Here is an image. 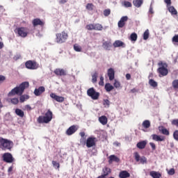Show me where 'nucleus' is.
Here are the masks:
<instances>
[{"label": "nucleus", "instance_id": "f257e3e1", "mask_svg": "<svg viewBox=\"0 0 178 178\" xmlns=\"http://www.w3.org/2000/svg\"><path fill=\"white\" fill-rule=\"evenodd\" d=\"M29 83L27 81L22 82L19 86H16L8 92V97H13L15 95H22L26 88H29Z\"/></svg>", "mask_w": 178, "mask_h": 178}, {"label": "nucleus", "instance_id": "f03ea898", "mask_svg": "<svg viewBox=\"0 0 178 178\" xmlns=\"http://www.w3.org/2000/svg\"><path fill=\"white\" fill-rule=\"evenodd\" d=\"M13 147V142L3 138H0V148L3 149V151H6V149L10 151Z\"/></svg>", "mask_w": 178, "mask_h": 178}, {"label": "nucleus", "instance_id": "7ed1b4c3", "mask_svg": "<svg viewBox=\"0 0 178 178\" xmlns=\"http://www.w3.org/2000/svg\"><path fill=\"white\" fill-rule=\"evenodd\" d=\"M52 116H54V114L52 113V111L49 109L45 113L44 116L40 115L38 117V122L39 123H49V122L52 120Z\"/></svg>", "mask_w": 178, "mask_h": 178}, {"label": "nucleus", "instance_id": "20e7f679", "mask_svg": "<svg viewBox=\"0 0 178 178\" xmlns=\"http://www.w3.org/2000/svg\"><path fill=\"white\" fill-rule=\"evenodd\" d=\"M67 38H69V35L65 31L56 34V42H57V44H63L64 42H66Z\"/></svg>", "mask_w": 178, "mask_h": 178}, {"label": "nucleus", "instance_id": "39448f33", "mask_svg": "<svg viewBox=\"0 0 178 178\" xmlns=\"http://www.w3.org/2000/svg\"><path fill=\"white\" fill-rule=\"evenodd\" d=\"M158 66L159 67L157 70L158 73H159V74H161V76H168V64L160 61L158 63Z\"/></svg>", "mask_w": 178, "mask_h": 178}, {"label": "nucleus", "instance_id": "423d86ee", "mask_svg": "<svg viewBox=\"0 0 178 178\" xmlns=\"http://www.w3.org/2000/svg\"><path fill=\"white\" fill-rule=\"evenodd\" d=\"M15 34H17L18 37L26 38L29 35V29L26 27H18L15 29Z\"/></svg>", "mask_w": 178, "mask_h": 178}, {"label": "nucleus", "instance_id": "0eeeda50", "mask_svg": "<svg viewBox=\"0 0 178 178\" xmlns=\"http://www.w3.org/2000/svg\"><path fill=\"white\" fill-rule=\"evenodd\" d=\"M25 67L29 70H37L40 67V64L35 60H29L25 63Z\"/></svg>", "mask_w": 178, "mask_h": 178}, {"label": "nucleus", "instance_id": "6e6552de", "mask_svg": "<svg viewBox=\"0 0 178 178\" xmlns=\"http://www.w3.org/2000/svg\"><path fill=\"white\" fill-rule=\"evenodd\" d=\"M88 97H90L92 99H98L99 98V92L95 91L94 88H90L87 90Z\"/></svg>", "mask_w": 178, "mask_h": 178}, {"label": "nucleus", "instance_id": "1a4fd4ad", "mask_svg": "<svg viewBox=\"0 0 178 178\" xmlns=\"http://www.w3.org/2000/svg\"><path fill=\"white\" fill-rule=\"evenodd\" d=\"M134 155L136 162H140V163H141L142 165H145V163H147V157L144 156H142L140 157V154L137 152H134Z\"/></svg>", "mask_w": 178, "mask_h": 178}, {"label": "nucleus", "instance_id": "9d476101", "mask_svg": "<svg viewBox=\"0 0 178 178\" xmlns=\"http://www.w3.org/2000/svg\"><path fill=\"white\" fill-rule=\"evenodd\" d=\"M2 158L3 161L4 162H6V163H12V162L15 161V159H13V156H12V154L10 153H4Z\"/></svg>", "mask_w": 178, "mask_h": 178}, {"label": "nucleus", "instance_id": "9b49d317", "mask_svg": "<svg viewBox=\"0 0 178 178\" xmlns=\"http://www.w3.org/2000/svg\"><path fill=\"white\" fill-rule=\"evenodd\" d=\"M79 130V126L78 125H72L70 127L67 131H65V134L67 136H73L76 131Z\"/></svg>", "mask_w": 178, "mask_h": 178}, {"label": "nucleus", "instance_id": "f8f14e48", "mask_svg": "<svg viewBox=\"0 0 178 178\" xmlns=\"http://www.w3.org/2000/svg\"><path fill=\"white\" fill-rule=\"evenodd\" d=\"M97 138L95 137H89L87 138L86 144L88 148H91V147L95 146V143Z\"/></svg>", "mask_w": 178, "mask_h": 178}, {"label": "nucleus", "instance_id": "ddd939ff", "mask_svg": "<svg viewBox=\"0 0 178 178\" xmlns=\"http://www.w3.org/2000/svg\"><path fill=\"white\" fill-rule=\"evenodd\" d=\"M50 97L51 98H52V99L56 101V102H63L65 101V97L62 96H58L55 93H51Z\"/></svg>", "mask_w": 178, "mask_h": 178}, {"label": "nucleus", "instance_id": "4468645a", "mask_svg": "<svg viewBox=\"0 0 178 178\" xmlns=\"http://www.w3.org/2000/svg\"><path fill=\"white\" fill-rule=\"evenodd\" d=\"M127 20H129V17L127 16L122 17L120 21L118 22V27L120 29H123Z\"/></svg>", "mask_w": 178, "mask_h": 178}, {"label": "nucleus", "instance_id": "2eb2a0df", "mask_svg": "<svg viewBox=\"0 0 178 178\" xmlns=\"http://www.w3.org/2000/svg\"><path fill=\"white\" fill-rule=\"evenodd\" d=\"M32 24L33 27H37V26H40V27H43L45 23L40 19V18H35L33 19Z\"/></svg>", "mask_w": 178, "mask_h": 178}, {"label": "nucleus", "instance_id": "dca6fc26", "mask_svg": "<svg viewBox=\"0 0 178 178\" xmlns=\"http://www.w3.org/2000/svg\"><path fill=\"white\" fill-rule=\"evenodd\" d=\"M54 73L56 76H66L67 74L66 70L61 68H56L54 70Z\"/></svg>", "mask_w": 178, "mask_h": 178}, {"label": "nucleus", "instance_id": "f3484780", "mask_svg": "<svg viewBox=\"0 0 178 178\" xmlns=\"http://www.w3.org/2000/svg\"><path fill=\"white\" fill-rule=\"evenodd\" d=\"M43 92H45V87L44 86H40L38 88H35L34 90V94L36 97H40L41 94Z\"/></svg>", "mask_w": 178, "mask_h": 178}, {"label": "nucleus", "instance_id": "a211bd4d", "mask_svg": "<svg viewBox=\"0 0 178 178\" xmlns=\"http://www.w3.org/2000/svg\"><path fill=\"white\" fill-rule=\"evenodd\" d=\"M107 74L110 81L115 80V70L113 68H109L107 71Z\"/></svg>", "mask_w": 178, "mask_h": 178}, {"label": "nucleus", "instance_id": "6ab92c4d", "mask_svg": "<svg viewBox=\"0 0 178 178\" xmlns=\"http://www.w3.org/2000/svg\"><path fill=\"white\" fill-rule=\"evenodd\" d=\"M152 138L154 141H165V136L152 134Z\"/></svg>", "mask_w": 178, "mask_h": 178}, {"label": "nucleus", "instance_id": "aec40b11", "mask_svg": "<svg viewBox=\"0 0 178 178\" xmlns=\"http://www.w3.org/2000/svg\"><path fill=\"white\" fill-rule=\"evenodd\" d=\"M113 162H120V159L115 155H111L108 157V163H112Z\"/></svg>", "mask_w": 178, "mask_h": 178}, {"label": "nucleus", "instance_id": "412c9836", "mask_svg": "<svg viewBox=\"0 0 178 178\" xmlns=\"http://www.w3.org/2000/svg\"><path fill=\"white\" fill-rule=\"evenodd\" d=\"M132 3L135 8H141L144 3V0H133Z\"/></svg>", "mask_w": 178, "mask_h": 178}, {"label": "nucleus", "instance_id": "4be33fe9", "mask_svg": "<svg viewBox=\"0 0 178 178\" xmlns=\"http://www.w3.org/2000/svg\"><path fill=\"white\" fill-rule=\"evenodd\" d=\"M147 146V140H142L136 144L137 148L139 149H144Z\"/></svg>", "mask_w": 178, "mask_h": 178}, {"label": "nucleus", "instance_id": "5701e85b", "mask_svg": "<svg viewBox=\"0 0 178 178\" xmlns=\"http://www.w3.org/2000/svg\"><path fill=\"white\" fill-rule=\"evenodd\" d=\"M120 178H128L130 177V173L127 170H122L119 173Z\"/></svg>", "mask_w": 178, "mask_h": 178}, {"label": "nucleus", "instance_id": "b1692460", "mask_svg": "<svg viewBox=\"0 0 178 178\" xmlns=\"http://www.w3.org/2000/svg\"><path fill=\"white\" fill-rule=\"evenodd\" d=\"M102 47L106 51H109V49H111V47H112V42H111V41H106L103 42Z\"/></svg>", "mask_w": 178, "mask_h": 178}, {"label": "nucleus", "instance_id": "393cba45", "mask_svg": "<svg viewBox=\"0 0 178 178\" xmlns=\"http://www.w3.org/2000/svg\"><path fill=\"white\" fill-rule=\"evenodd\" d=\"M149 175L152 178H161V177H162V175L159 172H156V171H151L149 172Z\"/></svg>", "mask_w": 178, "mask_h": 178}, {"label": "nucleus", "instance_id": "a878e982", "mask_svg": "<svg viewBox=\"0 0 178 178\" xmlns=\"http://www.w3.org/2000/svg\"><path fill=\"white\" fill-rule=\"evenodd\" d=\"M99 122L105 126L108 123V118L105 115H102L99 118Z\"/></svg>", "mask_w": 178, "mask_h": 178}, {"label": "nucleus", "instance_id": "bb28decb", "mask_svg": "<svg viewBox=\"0 0 178 178\" xmlns=\"http://www.w3.org/2000/svg\"><path fill=\"white\" fill-rule=\"evenodd\" d=\"M114 88L115 87L109 83L105 84L104 89L106 90V92H111V91H112Z\"/></svg>", "mask_w": 178, "mask_h": 178}, {"label": "nucleus", "instance_id": "cd10ccee", "mask_svg": "<svg viewBox=\"0 0 178 178\" xmlns=\"http://www.w3.org/2000/svg\"><path fill=\"white\" fill-rule=\"evenodd\" d=\"M15 114L17 116H19V118H24V111H23L20 108L15 109Z\"/></svg>", "mask_w": 178, "mask_h": 178}, {"label": "nucleus", "instance_id": "c85d7f7f", "mask_svg": "<svg viewBox=\"0 0 178 178\" xmlns=\"http://www.w3.org/2000/svg\"><path fill=\"white\" fill-rule=\"evenodd\" d=\"M113 47L115 48H118L119 47H124V43L120 40H116L114 43H113Z\"/></svg>", "mask_w": 178, "mask_h": 178}, {"label": "nucleus", "instance_id": "c756f323", "mask_svg": "<svg viewBox=\"0 0 178 178\" xmlns=\"http://www.w3.org/2000/svg\"><path fill=\"white\" fill-rule=\"evenodd\" d=\"M142 126L144 127V129H149V127H151V122H149L148 120H146L143 121Z\"/></svg>", "mask_w": 178, "mask_h": 178}, {"label": "nucleus", "instance_id": "7c9ffc66", "mask_svg": "<svg viewBox=\"0 0 178 178\" xmlns=\"http://www.w3.org/2000/svg\"><path fill=\"white\" fill-rule=\"evenodd\" d=\"M104 26L101 24H94V30L96 31H102Z\"/></svg>", "mask_w": 178, "mask_h": 178}, {"label": "nucleus", "instance_id": "2f4dec72", "mask_svg": "<svg viewBox=\"0 0 178 178\" xmlns=\"http://www.w3.org/2000/svg\"><path fill=\"white\" fill-rule=\"evenodd\" d=\"M30 98V96H29V95H21V96L19 97V102L23 103L25 101H27V99H29Z\"/></svg>", "mask_w": 178, "mask_h": 178}, {"label": "nucleus", "instance_id": "473e14b6", "mask_svg": "<svg viewBox=\"0 0 178 178\" xmlns=\"http://www.w3.org/2000/svg\"><path fill=\"white\" fill-rule=\"evenodd\" d=\"M111 168H108V167H104L103 168V175L106 177V176H108L109 175V173H111Z\"/></svg>", "mask_w": 178, "mask_h": 178}, {"label": "nucleus", "instance_id": "72a5a7b5", "mask_svg": "<svg viewBox=\"0 0 178 178\" xmlns=\"http://www.w3.org/2000/svg\"><path fill=\"white\" fill-rule=\"evenodd\" d=\"M149 84L151 87H153V88H156V87H158V82L155 81L154 79H149Z\"/></svg>", "mask_w": 178, "mask_h": 178}, {"label": "nucleus", "instance_id": "f704fd0d", "mask_svg": "<svg viewBox=\"0 0 178 178\" xmlns=\"http://www.w3.org/2000/svg\"><path fill=\"white\" fill-rule=\"evenodd\" d=\"M168 11L170 12L171 15H177V10L172 6L168 7Z\"/></svg>", "mask_w": 178, "mask_h": 178}, {"label": "nucleus", "instance_id": "c9c22d12", "mask_svg": "<svg viewBox=\"0 0 178 178\" xmlns=\"http://www.w3.org/2000/svg\"><path fill=\"white\" fill-rule=\"evenodd\" d=\"M159 130L162 133V134H164V136H169L170 134L169 130L163 127H161V129H160Z\"/></svg>", "mask_w": 178, "mask_h": 178}, {"label": "nucleus", "instance_id": "e433bc0d", "mask_svg": "<svg viewBox=\"0 0 178 178\" xmlns=\"http://www.w3.org/2000/svg\"><path fill=\"white\" fill-rule=\"evenodd\" d=\"M122 6H124V8H131L133 5L131 4V2L124 1H122Z\"/></svg>", "mask_w": 178, "mask_h": 178}, {"label": "nucleus", "instance_id": "4c0bfd02", "mask_svg": "<svg viewBox=\"0 0 178 178\" xmlns=\"http://www.w3.org/2000/svg\"><path fill=\"white\" fill-rule=\"evenodd\" d=\"M98 79V73L95 72L92 75V83H97Z\"/></svg>", "mask_w": 178, "mask_h": 178}, {"label": "nucleus", "instance_id": "58836bf2", "mask_svg": "<svg viewBox=\"0 0 178 178\" xmlns=\"http://www.w3.org/2000/svg\"><path fill=\"white\" fill-rule=\"evenodd\" d=\"M149 38V31L147 29L143 33V40H147Z\"/></svg>", "mask_w": 178, "mask_h": 178}, {"label": "nucleus", "instance_id": "ea45409f", "mask_svg": "<svg viewBox=\"0 0 178 178\" xmlns=\"http://www.w3.org/2000/svg\"><path fill=\"white\" fill-rule=\"evenodd\" d=\"M138 35L137 33H133L130 35V40L131 41H137Z\"/></svg>", "mask_w": 178, "mask_h": 178}, {"label": "nucleus", "instance_id": "a19ab883", "mask_svg": "<svg viewBox=\"0 0 178 178\" xmlns=\"http://www.w3.org/2000/svg\"><path fill=\"white\" fill-rule=\"evenodd\" d=\"M10 102L13 104V105H17V104H19V98L14 97L10 99Z\"/></svg>", "mask_w": 178, "mask_h": 178}, {"label": "nucleus", "instance_id": "79ce46f5", "mask_svg": "<svg viewBox=\"0 0 178 178\" xmlns=\"http://www.w3.org/2000/svg\"><path fill=\"white\" fill-rule=\"evenodd\" d=\"M103 105L105 106V108H109V106L111 105V102L108 99H104Z\"/></svg>", "mask_w": 178, "mask_h": 178}, {"label": "nucleus", "instance_id": "37998d69", "mask_svg": "<svg viewBox=\"0 0 178 178\" xmlns=\"http://www.w3.org/2000/svg\"><path fill=\"white\" fill-rule=\"evenodd\" d=\"M74 49L76 52H81V47L77 44H74Z\"/></svg>", "mask_w": 178, "mask_h": 178}, {"label": "nucleus", "instance_id": "c03bdc74", "mask_svg": "<svg viewBox=\"0 0 178 178\" xmlns=\"http://www.w3.org/2000/svg\"><path fill=\"white\" fill-rule=\"evenodd\" d=\"M86 30H88V31H92V30H94V24H89L86 25Z\"/></svg>", "mask_w": 178, "mask_h": 178}, {"label": "nucleus", "instance_id": "a18cd8bd", "mask_svg": "<svg viewBox=\"0 0 178 178\" xmlns=\"http://www.w3.org/2000/svg\"><path fill=\"white\" fill-rule=\"evenodd\" d=\"M79 136H81V141H84V143H86V132L82 131L79 133Z\"/></svg>", "mask_w": 178, "mask_h": 178}, {"label": "nucleus", "instance_id": "49530a36", "mask_svg": "<svg viewBox=\"0 0 178 178\" xmlns=\"http://www.w3.org/2000/svg\"><path fill=\"white\" fill-rule=\"evenodd\" d=\"M87 10H94V4L92 3H88L86 5Z\"/></svg>", "mask_w": 178, "mask_h": 178}, {"label": "nucleus", "instance_id": "de8ad7c7", "mask_svg": "<svg viewBox=\"0 0 178 178\" xmlns=\"http://www.w3.org/2000/svg\"><path fill=\"white\" fill-rule=\"evenodd\" d=\"M52 165L54 168H56V169H59V168H60V164L56 161H52Z\"/></svg>", "mask_w": 178, "mask_h": 178}, {"label": "nucleus", "instance_id": "09e8293b", "mask_svg": "<svg viewBox=\"0 0 178 178\" xmlns=\"http://www.w3.org/2000/svg\"><path fill=\"white\" fill-rule=\"evenodd\" d=\"M104 15L106 17L109 16L111 15V9L108 8L103 11Z\"/></svg>", "mask_w": 178, "mask_h": 178}, {"label": "nucleus", "instance_id": "8fccbe9b", "mask_svg": "<svg viewBox=\"0 0 178 178\" xmlns=\"http://www.w3.org/2000/svg\"><path fill=\"white\" fill-rule=\"evenodd\" d=\"M172 87L173 88H178V79H175L172 81Z\"/></svg>", "mask_w": 178, "mask_h": 178}, {"label": "nucleus", "instance_id": "3c124183", "mask_svg": "<svg viewBox=\"0 0 178 178\" xmlns=\"http://www.w3.org/2000/svg\"><path fill=\"white\" fill-rule=\"evenodd\" d=\"M113 86L115 88H120V82L118 81L115 80Z\"/></svg>", "mask_w": 178, "mask_h": 178}, {"label": "nucleus", "instance_id": "603ef678", "mask_svg": "<svg viewBox=\"0 0 178 178\" xmlns=\"http://www.w3.org/2000/svg\"><path fill=\"white\" fill-rule=\"evenodd\" d=\"M171 124H172V126H176V127L178 128V119L172 120Z\"/></svg>", "mask_w": 178, "mask_h": 178}, {"label": "nucleus", "instance_id": "864d4df0", "mask_svg": "<svg viewBox=\"0 0 178 178\" xmlns=\"http://www.w3.org/2000/svg\"><path fill=\"white\" fill-rule=\"evenodd\" d=\"M173 137L176 140V141H178V130H175L173 133Z\"/></svg>", "mask_w": 178, "mask_h": 178}, {"label": "nucleus", "instance_id": "5fc2aeb1", "mask_svg": "<svg viewBox=\"0 0 178 178\" xmlns=\"http://www.w3.org/2000/svg\"><path fill=\"white\" fill-rule=\"evenodd\" d=\"M175 168H171L169 170V171L168 172V174L170 175V176H173V175H175Z\"/></svg>", "mask_w": 178, "mask_h": 178}, {"label": "nucleus", "instance_id": "6e6d98bb", "mask_svg": "<svg viewBox=\"0 0 178 178\" xmlns=\"http://www.w3.org/2000/svg\"><path fill=\"white\" fill-rule=\"evenodd\" d=\"M104 76H101L100 81H99V86H103L104 85Z\"/></svg>", "mask_w": 178, "mask_h": 178}, {"label": "nucleus", "instance_id": "4d7b16f0", "mask_svg": "<svg viewBox=\"0 0 178 178\" xmlns=\"http://www.w3.org/2000/svg\"><path fill=\"white\" fill-rule=\"evenodd\" d=\"M13 172V165L8 168V175H13V172Z\"/></svg>", "mask_w": 178, "mask_h": 178}, {"label": "nucleus", "instance_id": "13d9d810", "mask_svg": "<svg viewBox=\"0 0 178 178\" xmlns=\"http://www.w3.org/2000/svg\"><path fill=\"white\" fill-rule=\"evenodd\" d=\"M149 145L152 147L153 151H155L156 149V145H155V143H149Z\"/></svg>", "mask_w": 178, "mask_h": 178}, {"label": "nucleus", "instance_id": "bf43d9fd", "mask_svg": "<svg viewBox=\"0 0 178 178\" xmlns=\"http://www.w3.org/2000/svg\"><path fill=\"white\" fill-rule=\"evenodd\" d=\"M172 42H178V35H175L173 36Z\"/></svg>", "mask_w": 178, "mask_h": 178}, {"label": "nucleus", "instance_id": "052dcab7", "mask_svg": "<svg viewBox=\"0 0 178 178\" xmlns=\"http://www.w3.org/2000/svg\"><path fill=\"white\" fill-rule=\"evenodd\" d=\"M6 80V77L3 75H0V83H3Z\"/></svg>", "mask_w": 178, "mask_h": 178}, {"label": "nucleus", "instance_id": "680f3d73", "mask_svg": "<svg viewBox=\"0 0 178 178\" xmlns=\"http://www.w3.org/2000/svg\"><path fill=\"white\" fill-rule=\"evenodd\" d=\"M165 3L167 4L168 6H170L172 5V1L171 0H164Z\"/></svg>", "mask_w": 178, "mask_h": 178}, {"label": "nucleus", "instance_id": "e2e57ef3", "mask_svg": "<svg viewBox=\"0 0 178 178\" xmlns=\"http://www.w3.org/2000/svg\"><path fill=\"white\" fill-rule=\"evenodd\" d=\"M25 109H26V111H31V109H33V108H31V106L30 105L26 104V105L25 106Z\"/></svg>", "mask_w": 178, "mask_h": 178}, {"label": "nucleus", "instance_id": "0e129e2a", "mask_svg": "<svg viewBox=\"0 0 178 178\" xmlns=\"http://www.w3.org/2000/svg\"><path fill=\"white\" fill-rule=\"evenodd\" d=\"M130 92H131V94H134L136 92H138V90H137L136 88H134L130 90Z\"/></svg>", "mask_w": 178, "mask_h": 178}, {"label": "nucleus", "instance_id": "69168bd1", "mask_svg": "<svg viewBox=\"0 0 178 178\" xmlns=\"http://www.w3.org/2000/svg\"><path fill=\"white\" fill-rule=\"evenodd\" d=\"M126 79L127 80H130V79H131V75L130 74H127Z\"/></svg>", "mask_w": 178, "mask_h": 178}, {"label": "nucleus", "instance_id": "338daca9", "mask_svg": "<svg viewBox=\"0 0 178 178\" xmlns=\"http://www.w3.org/2000/svg\"><path fill=\"white\" fill-rule=\"evenodd\" d=\"M149 12V13H152V14L154 13V8H152V6H150Z\"/></svg>", "mask_w": 178, "mask_h": 178}, {"label": "nucleus", "instance_id": "774afa93", "mask_svg": "<svg viewBox=\"0 0 178 178\" xmlns=\"http://www.w3.org/2000/svg\"><path fill=\"white\" fill-rule=\"evenodd\" d=\"M97 178H106V177H105V175H102L97 177Z\"/></svg>", "mask_w": 178, "mask_h": 178}]
</instances>
